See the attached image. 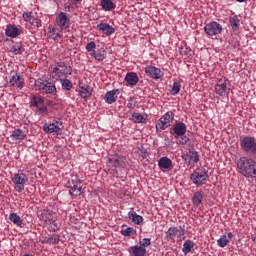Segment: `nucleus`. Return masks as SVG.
Wrapping results in <instances>:
<instances>
[{
    "instance_id": "14",
    "label": "nucleus",
    "mask_w": 256,
    "mask_h": 256,
    "mask_svg": "<svg viewBox=\"0 0 256 256\" xmlns=\"http://www.w3.org/2000/svg\"><path fill=\"white\" fill-rule=\"evenodd\" d=\"M144 72L152 80H159L163 77V72L161 71V69L155 66H147Z\"/></svg>"
},
{
    "instance_id": "1",
    "label": "nucleus",
    "mask_w": 256,
    "mask_h": 256,
    "mask_svg": "<svg viewBox=\"0 0 256 256\" xmlns=\"http://www.w3.org/2000/svg\"><path fill=\"white\" fill-rule=\"evenodd\" d=\"M237 169L240 175L246 178L256 177V161L250 157H241L237 161Z\"/></svg>"
},
{
    "instance_id": "33",
    "label": "nucleus",
    "mask_w": 256,
    "mask_h": 256,
    "mask_svg": "<svg viewBox=\"0 0 256 256\" xmlns=\"http://www.w3.org/2000/svg\"><path fill=\"white\" fill-rule=\"evenodd\" d=\"M43 104H44V98L42 96L34 95L33 97H31V100H30L31 107L39 108V106Z\"/></svg>"
},
{
    "instance_id": "54",
    "label": "nucleus",
    "mask_w": 256,
    "mask_h": 256,
    "mask_svg": "<svg viewBox=\"0 0 256 256\" xmlns=\"http://www.w3.org/2000/svg\"><path fill=\"white\" fill-rule=\"evenodd\" d=\"M67 11H69V9L71 8V6H66L65 7Z\"/></svg>"
},
{
    "instance_id": "13",
    "label": "nucleus",
    "mask_w": 256,
    "mask_h": 256,
    "mask_svg": "<svg viewBox=\"0 0 256 256\" xmlns=\"http://www.w3.org/2000/svg\"><path fill=\"white\" fill-rule=\"evenodd\" d=\"M56 22L57 25L60 27L61 31H63L69 28V26L71 25V18L69 17V15H67V13L60 12L57 15Z\"/></svg>"
},
{
    "instance_id": "12",
    "label": "nucleus",
    "mask_w": 256,
    "mask_h": 256,
    "mask_svg": "<svg viewBox=\"0 0 256 256\" xmlns=\"http://www.w3.org/2000/svg\"><path fill=\"white\" fill-rule=\"evenodd\" d=\"M107 165L112 169L124 168L125 158L119 155L111 156L108 158Z\"/></svg>"
},
{
    "instance_id": "50",
    "label": "nucleus",
    "mask_w": 256,
    "mask_h": 256,
    "mask_svg": "<svg viewBox=\"0 0 256 256\" xmlns=\"http://www.w3.org/2000/svg\"><path fill=\"white\" fill-rule=\"evenodd\" d=\"M70 6L79 5L82 3V0H68Z\"/></svg>"
},
{
    "instance_id": "31",
    "label": "nucleus",
    "mask_w": 256,
    "mask_h": 256,
    "mask_svg": "<svg viewBox=\"0 0 256 256\" xmlns=\"http://www.w3.org/2000/svg\"><path fill=\"white\" fill-rule=\"evenodd\" d=\"M80 97L87 99L92 96V88L88 85L80 86L79 90Z\"/></svg>"
},
{
    "instance_id": "32",
    "label": "nucleus",
    "mask_w": 256,
    "mask_h": 256,
    "mask_svg": "<svg viewBox=\"0 0 256 256\" xmlns=\"http://www.w3.org/2000/svg\"><path fill=\"white\" fill-rule=\"evenodd\" d=\"M58 243H59V235L57 234L46 236L42 241V244H47V245H55Z\"/></svg>"
},
{
    "instance_id": "6",
    "label": "nucleus",
    "mask_w": 256,
    "mask_h": 256,
    "mask_svg": "<svg viewBox=\"0 0 256 256\" xmlns=\"http://www.w3.org/2000/svg\"><path fill=\"white\" fill-rule=\"evenodd\" d=\"M173 119H175V114L172 111H168L162 117L159 118L156 123V132L160 133L171 126Z\"/></svg>"
},
{
    "instance_id": "29",
    "label": "nucleus",
    "mask_w": 256,
    "mask_h": 256,
    "mask_svg": "<svg viewBox=\"0 0 256 256\" xmlns=\"http://www.w3.org/2000/svg\"><path fill=\"white\" fill-rule=\"evenodd\" d=\"M100 5L105 12H111L116 8V4L112 0H101Z\"/></svg>"
},
{
    "instance_id": "5",
    "label": "nucleus",
    "mask_w": 256,
    "mask_h": 256,
    "mask_svg": "<svg viewBox=\"0 0 256 256\" xmlns=\"http://www.w3.org/2000/svg\"><path fill=\"white\" fill-rule=\"evenodd\" d=\"M209 174L204 169L197 168L190 174V180L196 186L200 187L207 183Z\"/></svg>"
},
{
    "instance_id": "20",
    "label": "nucleus",
    "mask_w": 256,
    "mask_h": 256,
    "mask_svg": "<svg viewBox=\"0 0 256 256\" xmlns=\"http://www.w3.org/2000/svg\"><path fill=\"white\" fill-rule=\"evenodd\" d=\"M23 83H24V78L23 76L21 75H13L11 78H10V81H9V85L12 86V87H16L18 89H23Z\"/></svg>"
},
{
    "instance_id": "36",
    "label": "nucleus",
    "mask_w": 256,
    "mask_h": 256,
    "mask_svg": "<svg viewBox=\"0 0 256 256\" xmlns=\"http://www.w3.org/2000/svg\"><path fill=\"white\" fill-rule=\"evenodd\" d=\"M45 226L50 233H56L60 228L56 220H46Z\"/></svg>"
},
{
    "instance_id": "19",
    "label": "nucleus",
    "mask_w": 256,
    "mask_h": 256,
    "mask_svg": "<svg viewBox=\"0 0 256 256\" xmlns=\"http://www.w3.org/2000/svg\"><path fill=\"white\" fill-rule=\"evenodd\" d=\"M184 160H189V164H196L200 161V155L199 152H197L196 150H194L193 147L189 148V151L187 153L186 158H184Z\"/></svg>"
},
{
    "instance_id": "9",
    "label": "nucleus",
    "mask_w": 256,
    "mask_h": 256,
    "mask_svg": "<svg viewBox=\"0 0 256 256\" xmlns=\"http://www.w3.org/2000/svg\"><path fill=\"white\" fill-rule=\"evenodd\" d=\"M204 31L208 36H216L223 31V26L219 22H208L204 27Z\"/></svg>"
},
{
    "instance_id": "55",
    "label": "nucleus",
    "mask_w": 256,
    "mask_h": 256,
    "mask_svg": "<svg viewBox=\"0 0 256 256\" xmlns=\"http://www.w3.org/2000/svg\"><path fill=\"white\" fill-rule=\"evenodd\" d=\"M24 256H33V255H31V254H25Z\"/></svg>"
},
{
    "instance_id": "51",
    "label": "nucleus",
    "mask_w": 256,
    "mask_h": 256,
    "mask_svg": "<svg viewBox=\"0 0 256 256\" xmlns=\"http://www.w3.org/2000/svg\"><path fill=\"white\" fill-rule=\"evenodd\" d=\"M37 110H38V112L41 113V114H43V113L47 114V113H48V108L45 107V106H42V107L39 106V107L37 108Z\"/></svg>"
},
{
    "instance_id": "37",
    "label": "nucleus",
    "mask_w": 256,
    "mask_h": 256,
    "mask_svg": "<svg viewBox=\"0 0 256 256\" xmlns=\"http://www.w3.org/2000/svg\"><path fill=\"white\" fill-rule=\"evenodd\" d=\"M57 80L60 81L63 91H71L72 90L73 83L71 82V80H69L68 78H59Z\"/></svg>"
},
{
    "instance_id": "46",
    "label": "nucleus",
    "mask_w": 256,
    "mask_h": 256,
    "mask_svg": "<svg viewBox=\"0 0 256 256\" xmlns=\"http://www.w3.org/2000/svg\"><path fill=\"white\" fill-rule=\"evenodd\" d=\"M42 220L44 221L45 224H47L48 220H54V216L50 212L45 211L42 214Z\"/></svg>"
},
{
    "instance_id": "52",
    "label": "nucleus",
    "mask_w": 256,
    "mask_h": 256,
    "mask_svg": "<svg viewBox=\"0 0 256 256\" xmlns=\"http://www.w3.org/2000/svg\"><path fill=\"white\" fill-rule=\"evenodd\" d=\"M251 239H252L253 243L256 245V234H253L251 236Z\"/></svg>"
},
{
    "instance_id": "18",
    "label": "nucleus",
    "mask_w": 256,
    "mask_h": 256,
    "mask_svg": "<svg viewBox=\"0 0 256 256\" xmlns=\"http://www.w3.org/2000/svg\"><path fill=\"white\" fill-rule=\"evenodd\" d=\"M172 129L175 134V138H178L179 136H185L187 133V126L183 122L175 123Z\"/></svg>"
},
{
    "instance_id": "24",
    "label": "nucleus",
    "mask_w": 256,
    "mask_h": 256,
    "mask_svg": "<svg viewBox=\"0 0 256 256\" xmlns=\"http://www.w3.org/2000/svg\"><path fill=\"white\" fill-rule=\"evenodd\" d=\"M96 29L99 31H102L103 34H106L107 36H111L112 34L115 33V28H113L111 25L108 23H100L96 26Z\"/></svg>"
},
{
    "instance_id": "16",
    "label": "nucleus",
    "mask_w": 256,
    "mask_h": 256,
    "mask_svg": "<svg viewBox=\"0 0 256 256\" xmlns=\"http://www.w3.org/2000/svg\"><path fill=\"white\" fill-rule=\"evenodd\" d=\"M234 235L231 232H226L220 236L217 241L218 247L225 248L233 239Z\"/></svg>"
},
{
    "instance_id": "26",
    "label": "nucleus",
    "mask_w": 256,
    "mask_h": 256,
    "mask_svg": "<svg viewBox=\"0 0 256 256\" xmlns=\"http://www.w3.org/2000/svg\"><path fill=\"white\" fill-rule=\"evenodd\" d=\"M180 229L177 227L168 228L166 232V238L171 241H175L176 237H180Z\"/></svg>"
},
{
    "instance_id": "41",
    "label": "nucleus",
    "mask_w": 256,
    "mask_h": 256,
    "mask_svg": "<svg viewBox=\"0 0 256 256\" xmlns=\"http://www.w3.org/2000/svg\"><path fill=\"white\" fill-rule=\"evenodd\" d=\"M9 219L14 225H18L19 227L23 225L22 218L16 213L10 214Z\"/></svg>"
},
{
    "instance_id": "2",
    "label": "nucleus",
    "mask_w": 256,
    "mask_h": 256,
    "mask_svg": "<svg viewBox=\"0 0 256 256\" xmlns=\"http://www.w3.org/2000/svg\"><path fill=\"white\" fill-rule=\"evenodd\" d=\"M50 69L55 80L71 77L73 73L71 64L64 61L55 62Z\"/></svg>"
},
{
    "instance_id": "42",
    "label": "nucleus",
    "mask_w": 256,
    "mask_h": 256,
    "mask_svg": "<svg viewBox=\"0 0 256 256\" xmlns=\"http://www.w3.org/2000/svg\"><path fill=\"white\" fill-rule=\"evenodd\" d=\"M69 193L70 195L80 196L83 193L82 186L80 184L72 186Z\"/></svg>"
},
{
    "instance_id": "15",
    "label": "nucleus",
    "mask_w": 256,
    "mask_h": 256,
    "mask_svg": "<svg viewBox=\"0 0 256 256\" xmlns=\"http://www.w3.org/2000/svg\"><path fill=\"white\" fill-rule=\"evenodd\" d=\"M158 168L163 172H170L173 169L172 160L169 157H160L158 160Z\"/></svg>"
},
{
    "instance_id": "21",
    "label": "nucleus",
    "mask_w": 256,
    "mask_h": 256,
    "mask_svg": "<svg viewBox=\"0 0 256 256\" xmlns=\"http://www.w3.org/2000/svg\"><path fill=\"white\" fill-rule=\"evenodd\" d=\"M127 217H128V219L131 220V222L134 225H143V223H144L143 216H141L138 213H136V211L132 210V211L128 212Z\"/></svg>"
},
{
    "instance_id": "7",
    "label": "nucleus",
    "mask_w": 256,
    "mask_h": 256,
    "mask_svg": "<svg viewBox=\"0 0 256 256\" xmlns=\"http://www.w3.org/2000/svg\"><path fill=\"white\" fill-rule=\"evenodd\" d=\"M63 122L58 119V120H53L52 123H45L43 125V132L47 134H54L57 136L61 135V131L63 130Z\"/></svg>"
},
{
    "instance_id": "28",
    "label": "nucleus",
    "mask_w": 256,
    "mask_h": 256,
    "mask_svg": "<svg viewBox=\"0 0 256 256\" xmlns=\"http://www.w3.org/2000/svg\"><path fill=\"white\" fill-rule=\"evenodd\" d=\"M128 252L132 255V256H145L146 255V249L144 247L135 245L133 247H131L130 249H128Z\"/></svg>"
},
{
    "instance_id": "43",
    "label": "nucleus",
    "mask_w": 256,
    "mask_h": 256,
    "mask_svg": "<svg viewBox=\"0 0 256 256\" xmlns=\"http://www.w3.org/2000/svg\"><path fill=\"white\" fill-rule=\"evenodd\" d=\"M120 233H121L124 237H130L131 235H133L134 233H136V230H135L134 228L127 227V228H124V229L120 230Z\"/></svg>"
},
{
    "instance_id": "11",
    "label": "nucleus",
    "mask_w": 256,
    "mask_h": 256,
    "mask_svg": "<svg viewBox=\"0 0 256 256\" xmlns=\"http://www.w3.org/2000/svg\"><path fill=\"white\" fill-rule=\"evenodd\" d=\"M22 18H24V21L27 22L31 27H34V28L42 27L41 19L38 17H35L33 15V12H24V14H22Z\"/></svg>"
},
{
    "instance_id": "39",
    "label": "nucleus",
    "mask_w": 256,
    "mask_h": 256,
    "mask_svg": "<svg viewBox=\"0 0 256 256\" xmlns=\"http://www.w3.org/2000/svg\"><path fill=\"white\" fill-rule=\"evenodd\" d=\"M195 247V242L191 240H187L183 243L182 253L188 254L191 253L193 248Z\"/></svg>"
},
{
    "instance_id": "17",
    "label": "nucleus",
    "mask_w": 256,
    "mask_h": 256,
    "mask_svg": "<svg viewBox=\"0 0 256 256\" xmlns=\"http://www.w3.org/2000/svg\"><path fill=\"white\" fill-rule=\"evenodd\" d=\"M119 95H120L119 89H114V90L108 91L106 93V95H104V101H106V103L108 105H112L116 102L117 96H119Z\"/></svg>"
},
{
    "instance_id": "47",
    "label": "nucleus",
    "mask_w": 256,
    "mask_h": 256,
    "mask_svg": "<svg viewBox=\"0 0 256 256\" xmlns=\"http://www.w3.org/2000/svg\"><path fill=\"white\" fill-rule=\"evenodd\" d=\"M86 51L88 53H92V52H95V49H96V43L91 41L90 43H87L86 44V47H85Z\"/></svg>"
},
{
    "instance_id": "38",
    "label": "nucleus",
    "mask_w": 256,
    "mask_h": 256,
    "mask_svg": "<svg viewBox=\"0 0 256 256\" xmlns=\"http://www.w3.org/2000/svg\"><path fill=\"white\" fill-rule=\"evenodd\" d=\"M49 37L53 41H58L61 39V30H59L57 27L50 28Z\"/></svg>"
},
{
    "instance_id": "48",
    "label": "nucleus",
    "mask_w": 256,
    "mask_h": 256,
    "mask_svg": "<svg viewBox=\"0 0 256 256\" xmlns=\"http://www.w3.org/2000/svg\"><path fill=\"white\" fill-rule=\"evenodd\" d=\"M140 247L145 248L151 246V239L150 238H143L140 242Z\"/></svg>"
},
{
    "instance_id": "8",
    "label": "nucleus",
    "mask_w": 256,
    "mask_h": 256,
    "mask_svg": "<svg viewBox=\"0 0 256 256\" xmlns=\"http://www.w3.org/2000/svg\"><path fill=\"white\" fill-rule=\"evenodd\" d=\"M35 85L38 89V91H42L43 93L50 94V95H56L57 89L56 86L50 82H42L41 80H37L35 82Z\"/></svg>"
},
{
    "instance_id": "10",
    "label": "nucleus",
    "mask_w": 256,
    "mask_h": 256,
    "mask_svg": "<svg viewBox=\"0 0 256 256\" xmlns=\"http://www.w3.org/2000/svg\"><path fill=\"white\" fill-rule=\"evenodd\" d=\"M227 79L221 78L218 80V82L215 85V93L216 95H219L220 97H226L229 94L230 89L227 86Z\"/></svg>"
},
{
    "instance_id": "53",
    "label": "nucleus",
    "mask_w": 256,
    "mask_h": 256,
    "mask_svg": "<svg viewBox=\"0 0 256 256\" xmlns=\"http://www.w3.org/2000/svg\"><path fill=\"white\" fill-rule=\"evenodd\" d=\"M237 2H239V3H243V2H245L246 0H236Z\"/></svg>"
},
{
    "instance_id": "49",
    "label": "nucleus",
    "mask_w": 256,
    "mask_h": 256,
    "mask_svg": "<svg viewBox=\"0 0 256 256\" xmlns=\"http://www.w3.org/2000/svg\"><path fill=\"white\" fill-rule=\"evenodd\" d=\"M179 137H181V139L179 140L181 145H186L187 142L189 141V138L187 136L183 135V136H179Z\"/></svg>"
},
{
    "instance_id": "40",
    "label": "nucleus",
    "mask_w": 256,
    "mask_h": 256,
    "mask_svg": "<svg viewBox=\"0 0 256 256\" xmlns=\"http://www.w3.org/2000/svg\"><path fill=\"white\" fill-rule=\"evenodd\" d=\"M240 22H241V20H240V18H238V16H231L229 18V23H230L233 31H237L238 28H240Z\"/></svg>"
},
{
    "instance_id": "4",
    "label": "nucleus",
    "mask_w": 256,
    "mask_h": 256,
    "mask_svg": "<svg viewBox=\"0 0 256 256\" xmlns=\"http://www.w3.org/2000/svg\"><path fill=\"white\" fill-rule=\"evenodd\" d=\"M11 181L13 183V188L18 193H22L25 189V185L29 183V177L23 172L13 174L11 177Z\"/></svg>"
},
{
    "instance_id": "34",
    "label": "nucleus",
    "mask_w": 256,
    "mask_h": 256,
    "mask_svg": "<svg viewBox=\"0 0 256 256\" xmlns=\"http://www.w3.org/2000/svg\"><path fill=\"white\" fill-rule=\"evenodd\" d=\"M6 36L16 38L19 35V29L13 25H8L5 30Z\"/></svg>"
},
{
    "instance_id": "27",
    "label": "nucleus",
    "mask_w": 256,
    "mask_h": 256,
    "mask_svg": "<svg viewBox=\"0 0 256 256\" xmlns=\"http://www.w3.org/2000/svg\"><path fill=\"white\" fill-rule=\"evenodd\" d=\"M9 52L13 55H23L25 52L24 45L22 43H16L10 46Z\"/></svg>"
},
{
    "instance_id": "23",
    "label": "nucleus",
    "mask_w": 256,
    "mask_h": 256,
    "mask_svg": "<svg viewBox=\"0 0 256 256\" xmlns=\"http://www.w3.org/2000/svg\"><path fill=\"white\" fill-rule=\"evenodd\" d=\"M11 138L13 141L21 143L25 140L26 134L21 128H17L12 131Z\"/></svg>"
},
{
    "instance_id": "44",
    "label": "nucleus",
    "mask_w": 256,
    "mask_h": 256,
    "mask_svg": "<svg viewBox=\"0 0 256 256\" xmlns=\"http://www.w3.org/2000/svg\"><path fill=\"white\" fill-rule=\"evenodd\" d=\"M138 102H137V99L135 96H131L129 99H128V102H127V108L128 109H135L136 106H137Z\"/></svg>"
},
{
    "instance_id": "22",
    "label": "nucleus",
    "mask_w": 256,
    "mask_h": 256,
    "mask_svg": "<svg viewBox=\"0 0 256 256\" xmlns=\"http://www.w3.org/2000/svg\"><path fill=\"white\" fill-rule=\"evenodd\" d=\"M124 81L127 83V86H136L139 82V77L136 72H128Z\"/></svg>"
},
{
    "instance_id": "3",
    "label": "nucleus",
    "mask_w": 256,
    "mask_h": 256,
    "mask_svg": "<svg viewBox=\"0 0 256 256\" xmlns=\"http://www.w3.org/2000/svg\"><path fill=\"white\" fill-rule=\"evenodd\" d=\"M240 148L246 155H256V137L241 136Z\"/></svg>"
},
{
    "instance_id": "35",
    "label": "nucleus",
    "mask_w": 256,
    "mask_h": 256,
    "mask_svg": "<svg viewBox=\"0 0 256 256\" xmlns=\"http://www.w3.org/2000/svg\"><path fill=\"white\" fill-rule=\"evenodd\" d=\"M203 192L197 191L194 193V196H192V204H194L196 207H200L203 201Z\"/></svg>"
},
{
    "instance_id": "25",
    "label": "nucleus",
    "mask_w": 256,
    "mask_h": 256,
    "mask_svg": "<svg viewBox=\"0 0 256 256\" xmlns=\"http://www.w3.org/2000/svg\"><path fill=\"white\" fill-rule=\"evenodd\" d=\"M90 55L98 62H103L106 59L107 53L104 48H100L99 50L92 51Z\"/></svg>"
},
{
    "instance_id": "45",
    "label": "nucleus",
    "mask_w": 256,
    "mask_h": 256,
    "mask_svg": "<svg viewBox=\"0 0 256 256\" xmlns=\"http://www.w3.org/2000/svg\"><path fill=\"white\" fill-rule=\"evenodd\" d=\"M181 85L178 82H174L173 88L171 90V95L176 96L180 92Z\"/></svg>"
},
{
    "instance_id": "30",
    "label": "nucleus",
    "mask_w": 256,
    "mask_h": 256,
    "mask_svg": "<svg viewBox=\"0 0 256 256\" xmlns=\"http://www.w3.org/2000/svg\"><path fill=\"white\" fill-rule=\"evenodd\" d=\"M135 124L145 123L147 120V114L132 113L130 118Z\"/></svg>"
}]
</instances>
